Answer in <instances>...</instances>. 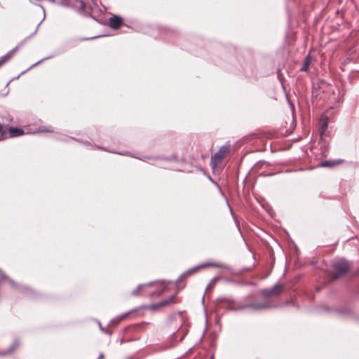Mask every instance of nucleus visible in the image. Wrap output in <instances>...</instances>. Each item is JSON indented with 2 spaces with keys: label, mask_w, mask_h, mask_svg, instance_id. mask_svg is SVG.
Here are the masks:
<instances>
[{
  "label": "nucleus",
  "mask_w": 359,
  "mask_h": 359,
  "mask_svg": "<svg viewBox=\"0 0 359 359\" xmlns=\"http://www.w3.org/2000/svg\"><path fill=\"white\" fill-rule=\"evenodd\" d=\"M229 149L228 147H222L211 158V164L212 165V167H216L218 163L229 154Z\"/></svg>",
  "instance_id": "obj_1"
},
{
  "label": "nucleus",
  "mask_w": 359,
  "mask_h": 359,
  "mask_svg": "<svg viewBox=\"0 0 359 359\" xmlns=\"http://www.w3.org/2000/svg\"><path fill=\"white\" fill-rule=\"evenodd\" d=\"M334 273L336 277L345 273L349 269L348 264L344 260H340L337 262L333 265Z\"/></svg>",
  "instance_id": "obj_2"
},
{
  "label": "nucleus",
  "mask_w": 359,
  "mask_h": 359,
  "mask_svg": "<svg viewBox=\"0 0 359 359\" xmlns=\"http://www.w3.org/2000/svg\"><path fill=\"white\" fill-rule=\"evenodd\" d=\"M123 24V20L121 17L116 15H111L109 18V26L114 29L120 28Z\"/></svg>",
  "instance_id": "obj_3"
},
{
  "label": "nucleus",
  "mask_w": 359,
  "mask_h": 359,
  "mask_svg": "<svg viewBox=\"0 0 359 359\" xmlns=\"http://www.w3.org/2000/svg\"><path fill=\"white\" fill-rule=\"evenodd\" d=\"M8 133H9V135L11 137H15L23 135L25 134V132L21 128L10 127L8 128Z\"/></svg>",
  "instance_id": "obj_4"
},
{
  "label": "nucleus",
  "mask_w": 359,
  "mask_h": 359,
  "mask_svg": "<svg viewBox=\"0 0 359 359\" xmlns=\"http://www.w3.org/2000/svg\"><path fill=\"white\" fill-rule=\"evenodd\" d=\"M174 297H175V296H172V297H169L168 299L162 301V302H159L158 304H153V305L150 306V308L151 309H157L158 308L167 306L173 301Z\"/></svg>",
  "instance_id": "obj_5"
},
{
  "label": "nucleus",
  "mask_w": 359,
  "mask_h": 359,
  "mask_svg": "<svg viewBox=\"0 0 359 359\" xmlns=\"http://www.w3.org/2000/svg\"><path fill=\"white\" fill-rule=\"evenodd\" d=\"M281 290V286L280 285H276L273 289L271 290H264V294L267 297L273 296L278 294Z\"/></svg>",
  "instance_id": "obj_6"
},
{
  "label": "nucleus",
  "mask_w": 359,
  "mask_h": 359,
  "mask_svg": "<svg viewBox=\"0 0 359 359\" xmlns=\"http://www.w3.org/2000/svg\"><path fill=\"white\" fill-rule=\"evenodd\" d=\"M15 50H12L0 58V67L7 62L15 54Z\"/></svg>",
  "instance_id": "obj_7"
},
{
  "label": "nucleus",
  "mask_w": 359,
  "mask_h": 359,
  "mask_svg": "<svg viewBox=\"0 0 359 359\" xmlns=\"http://www.w3.org/2000/svg\"><path fill=\"white\" fill-rule=\"evenodd\" d=\"M54 129L52 126H39L37 128V130L36 133H53Z\"/></svg>",
  "instance_id": "obj_8"
},
{
  "label": "nucleus",
  "mask_w": 359,
  "mask_h": 359,
  "mask_svg": "<svg viewBox=\"0 0 359 359\" xmlns=\"http://www.w3.org/2000/svg\"><path fill=\"white\" fill-rule=\"evenodd\" d=\"M19 344L18 341H14L10 348L6 351L0 353V355H6L12 353L19 346Z\"/></svg>",
  "instance_id": "obj_9"
},
{
  "label": "nucleus",
  "mask_w": 359,
  "mask_h": 359,
  "mask_svg": "<svg viewBox=\"0 0 359 359\" xmlns=\"http://www.w3.org/2000/svg\"><path fill=\"white\" fill-rule=\"evenodd\" d=\"M311 57H310V55H308L305 58L304 62V64L302 65V67L301 68V70L302 71H304V72L308 71V69L309 68V66H310V64H311Z\"/></svg>",
  "instance_id": "obj_10"
},
{
  "label": "nucleus",
  "mask_w": 359,
  "mask_h": 359,
  "mask_svg": "<svg viewBox=\"0 0 359 359\" xmlns=\"http://www.w3.org/2000/svg\"><path fill=\"white\" fill-rule=\"evenodd\" d=\"M143 287H144V285L138 286L135 290L133 291V295H137L140 291L142 290Z\"/></svg>",
  "instance_id": "obj_11"
},
{
  "label": "nucleus",
  "mask_w": 359,
  "mask_h": 359,
  "mask_svg": "<svg viewBox=\"0 0 359 359\" xmlns=\"http://www.w3.org/2000/svg\"><path fill=\"white\" fill-rule=\"evenodd\" d=\"M205 266H216V267H222L223 265L221 264H217V263H209L205 264Z\"/></svg>",
  "instance_id": "obj_12"
},
{
  "label": "nucleus",
  "mask_w": 359,
  "mask_h": 359,
  "mask_svg": "<svg viewBox=\"0 0 359 359\" xmlns=\"http://www.w3.org/2000/svg\"><path fill=\"white\" fill-rule=\"evenodd\" d=\"M332 163L330 161H325L321 163V166L326 167V166H331Z\"/></svg>",
  "instance_id": "obj_13"
},
{
  "label": "nucleus",
  "mask_w": 359,
  "mask_h": 359,
  "mask_svg": "<svg viewBox=\"0 0 359 359\" xmlns=\"http://www.w3.org/2000/svg\"><path fill=\"white\" fill-rule=\"evenodd\" d=\"M327 128V123L326 122H324V123H322L321 124V126H320V128L322 130H325Z\"/></svg>",
  "instance_id": "obj_14"
},
{
  "label": "nucleus",
  "mask_w": 359,
  "mask_h": 359,
  "mask_svg": "<svg viewBox=\"0 0 359 359\" xmlns=\"http://www.w3.org/2000/svg\"><path fill=\"white\" fill-rule=\"evenodd\" d=\"M254 308L256 309H260L265 308V306H254Z\"/></svg>",
  "instance_id": "obj_15"
},
{
  "label": "nucleus",
  "mask_w": 359,
  "mask_h": 359,
  "mask_svg": "<svg viewBox=\"0 0 359 359\" xmlns=\"http://www.w3.org/2000/svg\"><path fill=\"white\" fill-rule=\"evenodd\" d=\"M103 358H104V355L102 354H101L98 359H103Z\"/></svg>",
  "instance_id": "obj_16"
}]
</instances>
